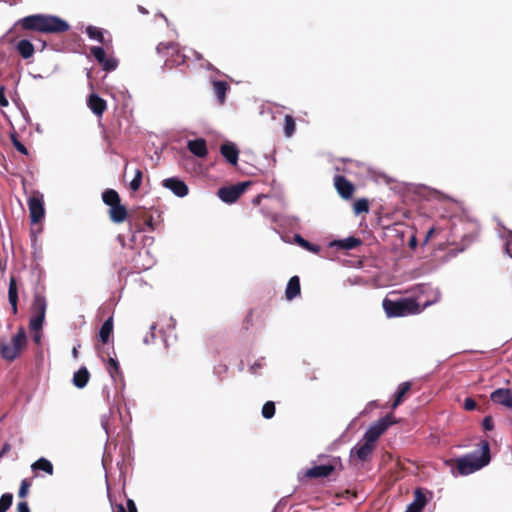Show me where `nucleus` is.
Here are the masks:
<instances>
[{
	"instance_id": "1",
	"label": "nucleus",
	"mask_w": 512,
	"mask_h": 512,
	"mask_svg": "<svg viewBox=\"0 0 512 512\" xmlns=\"http://www.w3.org/2000/svg\"><path fill=\"white\" fill-rule=\"evenodd\" d=\"M417 291L420 294H426L431 292L433 296L431 298L423 299L418 296V299L413 298H400L398 300H390L385 298L383 300V309L386 315L391 317H404L412 314L420 313L424 308L436 303L440 299V292L438 289H434L429 284H419Z\"/></svg>"
},
{
	"instance_id": "2",
	"label": "nucleus",
	"mask_w": 512,
	"mask_h": 512,
	"mask_svg": "<svg viewBox=\"0 0 512 512\" xmlns=\"http://www.w3.org/2000/svg\"><path fill=\"white\" fill-rule=\"evenodd\" d=\"M24 30L36 31L43 34H59L70 29L69 23L56 15L34 14L20 20Z\"/></svg>"
},
{
	"instance_id": "3",
	"label": "nucleus",
	"mask_w": 512,
	"mask_h": 512,
	"mask_svg": "<svg viewBox=\"0 0 512 512\" xmlns=\"http://www.w3.org/2000/svg\"><path fill=\"white\" fill-rule=\"evenodd\" d=\"M490 461V449L487 441L483 442L481 452L475 451L457 460V469L461 475L472 474L486 466Z\"/></svg>"
},
{
	"instance_id": "4",
	"label": "nucleus",
	"mask_w": 512,
	"mask_h": 512,
	"mask_svg": "<svg viewBox=\"0 0 512 512\" xmlns=\"http://www.w3.org/2000/svg\"><path fill=\"white\" fill-rule=\"evenodd\" d=\"M47 309V301L45 296L40 293H35L31 306V318L29 321V328L31 331H40L43 327Z\"/></svg>"
},
{
	"instance_id": "5",
	"label": "nucleus",
	"mask_w": 512,
	"mask_h": 512,
	"mask_svg": "<svg viewBox=\"0 0 512 512\" xmlns=\"http://www.w3.org/2000/svg\"><path fill=\"white\" fill-rule=\"evenodd\" d=\"M395 420L393 414H387L386 416L378 419L376 422L371 424L363 435V441H368L375 446L376 441L379 437L393 424Z\"/></svg>"
},
{
	"instance_id": "6",
	"label": "nucleus",
	"mask_w": 512,
	"mask_h": 512,
	"mask_svg": "<svg viewBox=\"0 0 512 512\" xmlns=\"http://www.w3.org/2000/svg\"><path fill=\"white\" fill-rule=\"evenodd\" d=\"M158 53H163L167 56L166 63L171 66H180L186 62L189 57L186 53L180 50L179 45L176 43H160L157 46Z\"/></svg>"
},
{
	"instance_id": "7",
	"label": "nucleus",
	"mask_w": 512,
	"mask_h": 512,
	"mask_svg": "<svg viewBox=\"0 0 512 512\" xmlns=\"http://www.w3.org/2000/svg\"><path fill=\"white\" fill-rule=\"evenodd\" d=\"M249 185L250 182L246 181L229 187H222L218 190L217 195L223 202L232 204L237 201Z\"/></svg>"
},
{
	"instance_id": "8",
	"label": "nucleus",
	"mask_w": 512,
	"mask_h": 512,
	"mask_svg": "<svg viewBox=\"0 0 512 512\" xmlns=\"http://www.w3.org/2000/svg\"><path fill=\"white\" fill-rule=\"evenodd\" d=\"M30 219L33 224L40 222L45 215L43 195L38 193L28 199Z\"/></svg>"
},
{
	"instance_id": "9",
	"label": "nucleus",
	"mask_w": 512,
	"mask_h": 512,
	"mask_svg": "<svg viewBox=\"0 0 512 512\" xmlns=\"http://www.w3.org/2000/svg\"><path fill=\"white\" fill-rule=\"evenodd\" d=\"M162 184L166 189L170 190L175 196L179 198L185 197L189 192L186 183L177 177L164 179Z\"/></svg>"
},
{
	"instance_id": "10",
	"label": "nucleus",
	"mask_w": 512,
	"mask_h": 512,
	"mask_svg": "<svg viewBox=\"0 0 512 512\" xmlns=\"http://www.w3.org/2000/svg\"><path fill=\"white\" fill-rule=\"evenodd\" d=\"M374 448L375 446L368 441L359 442L351 449L350 457L364 462L370 457Z\"/></svg>"
},
{
	"instance_id": "11",
	"label": "nucleus",
	"mask_w": 512,
	"mask_h": 512,
	"mask_svg": "<svg viewBox=\"0 0 512 512\" xmlns=\"http://www.w3.org/2000/svg\"><path fill=\"white\" fill-rule=\"evenodd\" d=\"M490 399L504 407L512 409V392L508 388H499L493 391Z\"/></svg>"
},
{
	"instance_id": "12",
	"label": "nucleus",
	"mask_w": 512,
	"mask_h": 512,
	"mask_svg": "<svg viewBox=\"0 0 512 512\" xmlns=\"http://www.w3.org/2000/svg\"><path fill=\"white\" fill-rule=\"evenodd\" d=\"M334 185L339 195L344 199H349L354 192L353 184L343 176L336 175Z\"/></svg>"
},
{
	"instance_id": "13",
	"label": "nucleus",
	"mask_w": 512,
	"mask_h": 512,
	"mask_svg": "<svg viewBox=\"0 0 512 512\" xmlns=\"http://www.w3.org/2000/svg\"><path fill=\"white\" fill-rule=\"evenodd\" d=\"M361 244V240L354 236H349L345 239L333 240L329 243V247L336 248L338 250L349 251L355 249Z\"/></svg>"
},
{
	"instance_id": "14",
	"label": "nucleus",
	"mask_w": 512,
	"mask_h": 512,
	"mask_svg": "<svg viewBox=\"0 0 512 512\" xmlns=\"http://www.w3.org/2000/svg\"><path fill=\"white\" fill-rule=\"evenodd\" d=\"M334 471L332 464L316 465L306 470L305 476L308 478H322L329 476Z\"/></svg>"
},
{
	"instance_id": "15",
	"label": "nucleus",
	"mask_w": 512,
	"mask_h": 512,
	"mask_svg": "<svg viewBox=\"0 0 512 512\" xmlns=\"http://www.w3.org/2000/svg\"><path fill=\"white\" fill-rule=\"evenodd\" d=\"M187 148L193 155L199 158H204L208 154L206 141L203 138L189 140Z\"/></svg>"
},
{
	"instance_id": "16",
	"label": "nucleus",
	"mask_w": 512,
	"mask_h": 512,
	"mask_svg": "<svg viewBox=\"0 0 512 512\" xmlns=\"http://www.w3.org/2000/svg\"><path fill=\"white\" fill-rule=\"evenodd\" d=\"M222 156L231 165H236L238 162L239 151L234 143L227 142L220 147Z\"/></svg>"
},
{
	"instance_id": "17",
	"label": "nucleus",
	"mask_w": 512,
	"mask_h": 512,
	"mask_svg": "<svg viewBox=\"0 0 512 512\" xmlns=\"http://www.w3.org/2000/svg\"><path fill=\"white\" fill-rule=\"evenodd\" d=\"M427 503L425 494L420 489H417L414 493V500L411 502L404 512H422L423 508Z\"/></svg>"
},
{
	"instance_id": "18",
	"label": "nucleus",
	"mask_w": 512,
	"mask_h": 512,
	"mask_svg": "<svg viewBox=\"0 0 512 512\" xmlns=\"http://www.w3.org/2000/svg\"><path fill=\"white\" fill-rule=\"evenodd\" d=\"M88 107L95 115L101 116L106 109V102L98 95L91 94L88 98Z\"/></svg>"
},
{
	"instance_id": "19",
	"label": "nucleus",
	"mask_w": 512,
	"mask_h": 512,
	"mask_svg": "<svg viewBox=\"0 0 512 512\" xmlns=\"http://www.w3.org/2000/svg\"><path fill=\"white\" fill-rule=\"evenodd\" d=\"M212 88L217 101L220 104H224L226 99V93L229 89V85L226 81L213 80Z\"/></svg>"
},
{
	"instance_id": "20",
	"label": "nucleus",
	"mask_w": 512,
	"mask_h": 512,
	"mask_svg": "<svg viewBox=\"0 0 512 512\" xmlns=\"http://www.w3.org/2000/svg\"><path fill=\"white\" fill-rule=\"evenodd\" d=\"M90 378V373L86 367H81L73 374L72 383L78 389L84 388Z\"/></svg>"
},
{
	"instance_id": "21",
	"label": "nucleus",
	"mask_w": 512,
	"mask_h": 512,
	"mask_svg": "<svg viewBox=\"0 0 512 512\" xmlns=\"http://www.w3.org/2000/svg\"><path fill=\"white\" fill-rule=\"evenodd\" d=\"M8 300L11 305L13 314H17V312H18V308H17L18 289H17L16 280L14 277H11L9 280Z\"/></svg>"
},
{
	"instance_id": "22",
	"label": "nucleus",
	"mask_w": 512,
	"mask_h": 512,
	"mask_svg": "<svg viewBox=\"0 0 512 512\" xmlns=\"http://www.w3.org/2000/svg\"><path fill=\"white\" fill-rule=\"evenodd\" d=\"M300 294V280L298 276H293L289 279L285 295L288 300H292Z\"/></svg>"
},
{
	"instance_id": "23",
	"label": "nucleus",
	"mask_w": 512,
	"mask_h": 512,
	"mask_svg": "<svg viewBox=\"0 0 512 512\" xmlns=\"http://www.w3.org/2000/svg\"><path fill=\"white\" fill-rule=\"evenodd\" d=\"M109 215L114 223H122L127 217V210L121 203H118L110 207Z\"/></svg>"
},
{
	"instance_id": "24",
	"label": "nucleus",
	"mask_w": 512,
	"mask_h": 512,
	"mask_svg": "<svg viewBox=\"0 0 512 512\" xmlns=\"http://www.w3.org/2000/svg\"><path fill=\"white\" fill-rule=\"evenodd\" d=\"M16 49L17 51L19 52V54L24 58V59H29L33 56L34 54V46L33 44L27 40V39H22L20 40L18 43H17V46H16Z\"/></svg>"
},
{
	"instance_id": "25",
	"label": "nucleus",
	"mask_w": 512,
	"mask_h": 512,
	"mask_svg": "<svg viewBox=\"0 0 512 512\" xmlns=\"http://www.w3.org/2000/svg\"><path fill=\"white\" fill-rule=\"evenodd\" d=\"M0 353L5 360L13 361L20 355L21 352L11 343H3L0 347Z\"/></svg>"
},
{
	"instance_id": "26",
	"label": "nucleus",
	"mask_w": 512,
	"mask_h": 512,
	"mask_svg": "<svg viewBox=\"0 0 512 512\" xmlns=\"http://www.w3.org/2000/svg\"><path fill=\"white\" fill-rule=\"evenodd\" d=\"M113 332V318L109 317L104 321L100 330H99V339L102 343H107L110 335Z\"/></svg>"
},
{
	"instance_id": "27",
	"label": "nucleus",
	"mask_w": 512,
	"mask_h": 512,
	"mask_svg": "<svg viewBox=\"0 0 512 512\" xmlns=\"http://www.w3.org/2000/svg\"><path fill=\"white\" fill-rule=\"evenodd\" d=\"M86 33L91 40H95L101 44L106 43V40L104 38L105 31L103 29L98 28L96 26L88 25L86 27Z\"/></svg>"
},
{
	"instance_id": "28",
	"label": "nucleus",
	"mask_w": 512,
	"mask_h": 512,
	"mask_svg": "<svg viewBox=\"0 0 512 512\" xmlns=\"http://www.w3.org/2000/svg\"><path fill=\"white\" fill-rule=\"evenodd\" d=\"M27 342V334L23 327H20L17 333L12 337L11 344L20 352Z\"/></svg>"
},
{
	"instance_id": "29",
	"label": "nucleus",
	"mask_w": 512,
	"mask_h": 512,
	"mask_svg": "<svg viewBox=\"0 0 512 512\" xmlns=\"http://www.w3.org/2000/svg\"><path fill=\"white\" fill-rule=\"evenodd\" d=\"M102 200L109 207H112V206L120 203L119 194L117 193V191H115L113 189L105 190L102 194Z\"/></svg>"
},
{
	"instance_id": "30",
	"label": "nucleus",
	"mask_w": 512,
	"mask_h": 512,
	"mask_svg": "<svg viewBox=\"0 0 512 512\" xmlns=\"http://www.w3.org/2000/svg\"><path fill=\"white\" fill-rule=\"evenodd\" d=\"M31 468L33 470H42L46 472L47 474L51 475L53 473V465L52 463L46 459V458H39L37 461H35Z\"/></svg>"
},
{
	"instance_id": "31",
	"label": "nucleus",
	"mask_w": 512,
	"mask_h": 512,
	"mask_svg": "<svg viewBox=\"0 0 512 512\" xmlns=\"http://www.w3.org/2000/svg\"><path fill=\"white\" fill-rule=\"evenodd\" d=\"M107 371L114 382H116V376L121 375L120 367L114 358L110 357L107 362Z\"/></svg>"
},
{
	"instance_id": "32",
	"label": "nucleus",
	"mask_w": 512,
	"mask_h": 512,
	"mask_svg": "<svg viewBox=\"0 0 512 512\" xmlns=\"http://www.w3.org/2000/svg\"><path fill=\"white\" fill-rule=\"evenodd\" d=\"M294 240L296 243H298L301 247L307 249L308 251L317 253L320 250V247L317 245H314L307 240H305L301 235L296 234L294 237Z\"/></svg>"
},
{
	"instance_id": "33",
	"label": "nucleus",
	"mask_w": 512,
	"mask_h": 512,
	"mask_svg": "<svg viewBox=\"0 0 512 512\" xmlns=\"http://www.w3.org/2000/svg\"><path fill=\"white\" fill-rule=\"evenodd\" d=\"M295 132V121L291 115L285 116L284 134L287 138L292 137Z\"/></svg>"
},
{
	"instance_id": "34",
	"label": "nucleus",
	"mask_w": 512,
	"mask_h": 512,
	"mask_svg": "<svg viewBox=\"0 0 512 512\" xmlns=\"http://www.w3.org/2000/svg\"><path fill=\"white\" fill-rule=\"evenodd\" d=\"M13 502V494L12 493H4L0 497V512H6Z\"/></svg>"
},
{
	"instance_id": "35",
	"label": "nucleus",
	"mask_w": 512,
	"mask_h": 512,
	"mask_svg": "<svg viewBox=\"0 0 512 512\" xmlns=\"http://www.w3.org/2000/svg\"><path fill=\"white\" fill-rule=\"evenodd\" d=\"M103 70L110 72L117 68L118 60L114 57H105L104 61L100 63Z\"/></svg>"
},
{
	"instance_id": "36",
	"label": "nucleus",
	"mask_w": 512,
	"mask_h": 512,
	"mask_svg": "<svg viewBox=\"0 0 512 512\" xmlns=\"http://www.w3.org/2000/svg\"><path fill=\"white\" fill-rule=\"evenodd\" d=\"M275 414V404L272 401H267L262 407V416L265 419H271Z\"/></svg>"
},
{
	"instance_id": "37",
	"label": "nucleus",
	"mask_w": 512,
	"mask_h": 512,
	"mask_svg": "<svg viewBox=\"0 0 512 512\" xmlns=\"http://www.w3.org/2000/svg\"><path fill=\"white\" fill-rule=\"evenodd\" d=\"M90 53L99 64L103 62L106 57L105 50L100 46H92L90 48Z\"/></svg>"
},
{
	"instance_id": "38",
	"label": "nucleus",
	"mask_w": 512,
	"mask_h": 512,
	"mask_svg": "<svg viewBox=\"0 0 512 512\" xmlns=\"http://www.w3.org/2000/svg\"><path fill=\"white\" fill-rule=\"evenodd\" d=\"M354 211L356 214L369 211V204L366 199H359L354 203Z\"/></svg>"
},
{
	"instance_id": "39",
	"label": "nucleus",
	"mask_w": 512,
	"mask_h": 512,
	"mask_svg": "<svg viewBox=\"0 0 512 512\" xmlns=\"http://www.w3.org/2000/svg\"><path fill=\"white\" fill-rule=\"evenodd\" d=\"M142 181V172L139 169H136L134 178L130 182V189L132 191H137L141 186Z\"/></svg>"
},
{
	"instance_id": "40",
	"label": "nucleus",
	"mask_w": 512,
	"mask_h": 512,
	"mask_svg": "<svg viewBox=\"0 0 512 512\" xmlns=\"http://www.w3.org/2000/svg\"><path fill=\"white\" fill-rule=\"evenodd\" d=\"M411 383L410 382H402L397 389L396 397L403 399V397L406 395V393L410 390Z\"/></svg>"
},
{
	"instance_id": "41",
	"label": "nucleus",
	"mask_w": 512,
	"mask_h": 512,
	"mask_svg": "<svg viewBox=\"0 0 512 512\" xmlns=\"http://www.w3.org/2000/svg\"><path fill=\"white\" fill-rule=\"evenodd\" d=\"M505 253L512 258V232H508L504 243Z\"/></svg>"
},
{
	"instance_id": "42",
	"label": "nucleus",
	"mask_w": 512,
	"mask_h": 512,
	"mask_svg": "<svg viewBox=\"0 0 512 512\" xmlns=\"http://www.w3.org/2000/svg\"><path fill=\"white\" fill-rule=\"evenodd\" d=\"M12 143L14 145V147L16 148V150L18 152H20L21 154H24V155H27L28 154V150L27 148L25 147V145L23 143H21L17 138H15L14 136H12Z\"/></svg>"
},
{
	"instance_id": "43",
	"label": "nucleus",
	"mask_w": 512,
	"mask_h": 512,
	"mask_svg": "<svg viewBox=\"0 0 512 512\" xmlns=\"http://www.w3.org/2000/svg\"><path fill=\"white\" fill-rule=\"evenodd\" d=\"M28 489H29V483L25 479L22 480V482L20 484L19 491H18V496L20 498H25L27 496Z\"/></svg>"
},
{
	"instance_id": "44",
	"label": "nucleus",
	"mask_w": 512,
	"mask_h": 512,
	"mask_svg": "<svg viewBox=\"0 0 512 512\" xmlns=\"http://www.w3.org/2000/svg\"><path fill=\"white\" fill-rule=\"evenodd\" d=\"M482 426H483L484 430H486V431L493 430L494 429L493 418L490 415L484 417Z\"/></svg>"
},
{
	"instance_id": "45",
	"label": "nucleus",
	"mask_w": 512,
	"mask_h": 512,
	"mask_svg": "<svg viewBox=\"0 0 512 512\" xmlns=\"http://www.w3.org/2000/svg\"><path fill=\"white\" fill-rule=\"evenodd\" d=\"M263 367V360H257L255 361L250 367H249V371L250 373L252 374H257L258 373V369H261Z\"/></svg>"
},
{
	"instance_id": "46",
	"label": "nucleus",
	"mask_w": 512,
	"mask_h": 512,
	"mask_svg": "<svg viewBox=\"0 0 512 512\" xmlns=\"http://www.w3.org/2000/svg\"><path fill=\"white\" fill-rule=\"evenodd\" d=\"M463 406L466 410L471 411L475 409L476 402L472 398L468 397L464 400Z\"/></svg>"
},
{
	"instance_id": "47",
	"label": "nucleus",
	"mask_w": 512,
	"mask_h": 512,
	"mask_svg": "<svg viewBox=\"0 0 512 512\" xmlns=\"http://www.w3.org/2000/svg\"><path fill=\"white\" fill-rule=\"evenodd\" d=\"M9 102L5 96V88L4 86H1L0 87V106L1 107H6L8 106Z\"/></svg>"
},
{
	"instance_id": "48",
	"label": "nucleus",
	"mask_w": 512,
	"mask_h": 512,
	"mask_svg": "<svg viewBox=\"0 0 512 512\" xmlns=\"http://www.w3.org/2000/svg\"><path fill=\"white\" fill-rule=\"evenodd\" d=\"M150 329H151L150 336H148V335H147V336H145V337H144V339H143V342H144L145 344H150V343L154 340V338H155V332H154V331H155V329H156V325H154V324H153V325H151Z\"/></svg>"
},
{
	"instance_id": "49",
	"label": "nucleus",
	"mask_w": 512,
	"mask_h": 512,
	"mask_svg": "<svg viewBox=\"0 0 512 512\" xmlns=\"http://www.w3.org/2000/svg\"><path fill=\"white\" fill-rule=\"evenodd\" d=\"M18 512H30L28 503L26 501H21L17 504Z\"/></svg>"
},
{
	"instance_id": "50",
	"label": "nucleus",
	"mask_w": 512,
	"mask_h": 512,
	"mask_svg": "<svg viewBox=\"0 0 512 512\" xmlns=\"http://www.w3.org/2000/svg\"><path fill=\"white\" fill-rule=\"evenodd\" d=\"M127 508H128V512H138L134 501L131 499L127 500Z\"/></svg>"
},
{
	"instance_id": "51",
	"label": "nucleus",
	"mask_w": 512,
	"mask_h": 512,
	"mask_svg": "<svg viewBox=\"0 0 512 512\" xmlns=\"http://www.w3.org/2000/svg\"><path fill=\"white\" fill-rule=\"evenodd\" d=\"M10 450V445L5 443L0 451V457H3Z\"/></svg>"
},
{
	"instance_id": "52",
	"label": "nucleus",
	"mask_w": 512,
	"mask_h": 512,
	"mask_svg": "<svg viewBox=\"0 0 512 512\" xmlns=\"http://www.w3.org/2000/svg\"><path fill=\"white\" fill-rule=\"evenodd\" d=\"M416 246H417V239H416V237L413 235V236H411V238H410V240H409V247H410V248H412V249H414V248H416Z\"/></svg>"
},
{
	"instance_id": "53",
	"label": "nucleus",
	"mask_w": 512,
	"mask_h": 512,
	"mask_svg": "<svg viewBox=\"0 0 512 512\" xmlns=\"http://www.w3.org/2000/svg\"><path fill=\"white\" fill-rule=\"evenodd\" d=\"M35 334L33 335V340L36 342V343H40V340H41V334L39 333V331H34Z\"/></svg>"
},
{
	"instance_id": "54",
	"label": "nucleus",
	"mask_w": 512,
	"mask_h": 512,
	"mask_svg": "<svg viewBox=\"0 0 512 512\" xmlns=\"http://www.w3.org/2000/svg\"><path fill=\"white\" fill-rule=\"evenodd\" d=\"M80 347V345H77V346H74L73 349H72V356L74 358H77L78 357V348Z\"/></svg>"
},
{
	"instance_id": "55",
	"label": "nucleus",
	"mask_w": 512,
	"mask_h": 512,
	"mask_svg": "<svg viewBox=\"0 0 512 512\" xmlns=\"http://www.w3.org/2000/svg\"><path fill=\"white\" fill-rule=\"evenodd\" d=\"M401 402H402V399L395 397V400L392 404V409H395Z\"/></svg>"
},
{
	"instance_id": "56",
	"label": "nucleus",
	"mask_w": 512,
	"mask_h": 512,
	"mask_svg": "<svg viewBox=\"0 0 512 512\" xmlns=\"http://www.w3.org/2000/svg\"><path fill=\"white\" fill-rule=\"evenodd\" d=\"M264 197L263 195H258L256 196L254 199H253V203L254 204H259L260 203V199Z\"/></svg>"
},
{
	"instance_id": "57",
	"label": "nucleus",
	"mask_w": 512,
	"mask_h": 512,
	"mask_svg": "<svg viewBox=\"0 0 512 512\" xmlns=\"http://www.w3.org/2000/svg\"><path fill=\"white\" fill-rule=\"evenodd\" d=\"M434 233V228H431L426 235L425 241H428V239L431 237V235Z\"/></svg>"
},
{
	"instance_id": "58",
	"label": "nucleus",
	"mask_w": 512,
	"mask_h": 512,
	"mask_svg": "<svg viewBox=\"0 0 512 512\" xmlns=\"http://www.w3.org/2000/svg\"><path fill=\"white\" fill-rule=\"evenodd\" d=\"M197 60H202V55L196 51H191Z\"/></svg>"
},
{
	"instance_id": "59",
	"label": "nucleus",
	"mask_w": 512,
	"mask_h": 512,
	"mask_svg": "<svg viewBox=\"0 0 512 512\" xmlns=\"http://www.w3.org/2000/svg\"><path fill=\"white\" fill-rule=\"evenodd\" d=\"M138 9L143 14H147L148 13V11L144 7H142V6H139Z\"/></svg>"
},
{
	"instance_id": "60",
	"label": "nucleus",
	"mask_w": 512,
	"mask_h": 512,
	"mask_svg": "<svg viewBox=\"0 0 512 512\" xmlns=\"http://www.w3.org/2000/svg\"><path fill=\"white\" fill-rule=\"evenodd\" d=\"M205 67H206L207 69H213V66L211 65V63H209V62H207V61L205 62Z\"/></svg>"
},
{
	"instance_id": "61",
	"label": "nucleus",
	"mask_w": 512,
	"mask_h": 512,
	"mask_svg": "<svg viewBox=\"0 0 512 512\" xmlns=\"http://www.w3.org/2000/svg\"><path fill=\"white\" fill-rule=\"evenodd\" d=\"M34 79H42L43 76L41 74L33 75Z\"/></svg>"
},
{
	"instance_id": "62",
	"label": "nucleus",
	"mask_w": 512,
	"mask_h": 512,
	"mask_svg": "<svg viewBox=\"0 0 512 512\" xmlns=\"http://www.w3.org/2000/svg\"><path fill=\"white\" fill-rule=\"evenodd\" d=\"M102 426L104 427V429L106 430V423L104 422V420H102Z\"/></svg>"
},
{
	"instance_id": "63",
	"label": "nucleus",
	"mask_w": 512,
	"mask_h": 512,
	"mask_svg": "<svg viewBox=\"0 0 512 512\" xmlns=\"http://www.w3.org/2000/svg\"><path fill=\"white\" fill-rule=\"evenodd\" d=\"M106 399L109 401V393L106 394Z\"/></svg>"
}]
</instances>
